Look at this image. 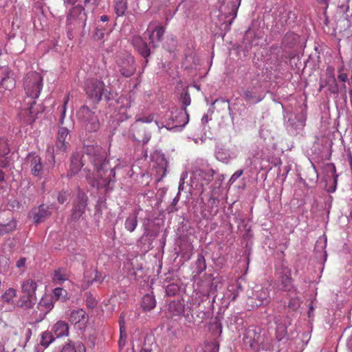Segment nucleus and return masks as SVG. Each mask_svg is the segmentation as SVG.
Returning <instances> with one entry per match:
<instances>
[{
    "label": "nucleus",
    "mask_w": 352,
    "mask_h": 352,
    "mask_svg": "<svg viewBox=\"0 0 352 352\" xmlns=\"http://www.w3.org/2000/svg\"><path fill=\"white\" fill-rule=\"evenodd\" d=\"M86 154L89 157L94 166V173L87 175L89 184L98 189L106 191L113 189L116 182V168L111 167L107 158V153L103 148L98 145H89L85 148Z\"/></svg>",
    "instance_id": "obj_1"
},
{
    "label": "nucleus",
    "mask_w": 352,
    "mask_h": 352,
    "mask_svg": "<svg viewBox=\"0 0 352 352\" xmlns=\"http://www.w3.org/2000/svg\"><path fill=\"white\" fill-rule=\"evenodd\" d=\"M43 87V77L38 72L28 73L24 80V89L27 97L24 100L23 109L29 111L30 115L37 114L34 109L36 99Z\"/></svg>",
    "instance_id": "obj_2"
},
{
    "label": "nucleus",
    "mask_w": 352,
    "mask_h": 352,
    "mask_svg": "<svg viewBox=\"0 0 352 352\" xmlns=\"http://www.w3.org/2000/svg\"><path fill=\"white\" fill-rule=\"evenodd\" d=\"M241 0H222L219 6V21L220 28L229 30L230 26L236 17Z\"/></svg>",
    "instance_id": "obj_3"
},
{
    "label": "nucleus",
    "mask_w": 352,
    "mask_h": 352,
    "mask_svg": "<svg viewBox=\"0 0 352 352\" xmlns=\"http://www.w3.org/2000/svg\"><path fill=\"white\" fill-rule=\"evenodd\" d=\"M37 287V283L34 279H25L21 284L23 296L17 301V306L27 309L32 308L36 302Z\"/></svg>",
    "instance_id": "obj_4"
},
{
    "label": "nucleus",
    "mask_w": 352,
    "mask_h": 352,
    "mask_svg": "<svg viewBox=\"0 0 352 352\" xmlns=\"http://www.w3.org/2000/svg\"><path fill=\"white\" fill-rule=\"evenodd\" d=\"M77 117L81 126L88 132H96L100 126L96 111L87 106H82L77 111Z\"/></svg>",
    "instance_id": "obj_5"
},
{
    "label": "nucleus",
    "mask_w": 352,
    "mask_h": 352,
    "mask_svg": "<svg viewBox=\"0 0 352 352\" xmlns=\"http://www.w3.org/2000/svg\"><path fill=\"white\" fill-rule=\"evenodd\" d=\"M87 16L85 9L80 5L72 7L68 12L66 19V26L68 33L77 28H85Z\"/></svg>",
    "instance_id": "obj_6"
},
{
    "label": "nucleus",
    "mask_w": 352,
    "mask_h": 352,
    "mask_svg": "<svg viewBox=\"0 0 352 352\" xmlns=\"http://www.w3.org/2000/svg\"><path fill=\"white\" fill-rule=\"evenodd\" d=\"M168 118L162 127H166L168 130L182 129L189 121V115L184 109H176L166 116Z\"/></svg>",
    "instance_id": "obj_7"
},
{
    "label": "nucleus",
    "mask_w": 352,
    "mask_h": 352,
    "mask_svg": "<svg viewBox=\"0 0 352 352\" xmlns=\"http://www.w3.org/2000/svg\"><path fill=\"white\" fill-rule=\"evenodd\" d=\"M116 66L121 75L125 78L131 77L136 70L134 58L129 53H124L118 56Z\"/></svg>",
    "instance_id": "obj_8"
},
{
    "label": "nucleus",
    "mask_w": 352,
    "mask_h": 352,
    "mask_svg": "<svg viewBox=\"0 0 352 352\" xmlns=\"http://www.w3.org/2000/svg\"><path fill=\"white\" fill-rule=\"evenodd\" d=\"M85 91L87 96L94 102H99L106 90L103 81L98 79H90L86 82Z\"/></svg>",
    "instance_id": "obj_9"
},
{
    "label": "nucleus",
    "mask_w": 352,
    "mask_h": 352,
    "mask_svg": "<svg viewBox=\"0 0 352 352\" xmlns=\"http://www.w3.org/2000/svg\"><path fill=\"white\" fill-rule=\"evenodd\" d=\"M276 276L282 289L291 292L294 289L291 270L287 265L281 262L276 268Z\"/></svg>",
    "instance_id": "obj_10"
},
{
    "label": "nucleus",
    "mask_w": 352,
    "mask_h": 352,
    "mask_svg": "<svg viewBox=\"0 0 352 352\" xmlns=\"http://www.w3.org/2000/svg\"><path fill=\"white\" fill-rule=\"evenodd\" d=\"M88 197L82 191H78L73 201L70 218L72 221H78L85 214L87 206Z\"/></svg>",
    "instance_id": "obj_11"
},
{
    "label": "nucleus",
    "mask_w": 352,
    "mask_h": 352,
    "mask_svg": "<svg viewBox=\"0 0 352 352\" xmlns=\"http://www.w3.org/2000/svg\"><path fill=\"white\" fill-rule=\"evenodd\" d=\"M69 140L70 136L68 129L63 126L59 127L56 135L55 150L54 152L56 153H66L70 147Z\"/></svg>",
    "instance_id": "obj_12"
},
{
    "label": "nucleus",
    "mask_w": 352,
    "mask_h": 352,
    "mask_svg": "<svg viewBox=\"0 0 352 352\" xmlns=\"http://www.w3.org/2000/svg\"><path fill=\"white\" fill-rule=\"evenodd\" d=\"M16 228V222L10 212H0V235L10 234Z\"/></svg>",
    "instance_id": "obj_13"
},
{
    "label": "nucleus",
    "mask_w": 352,
    "mask_h": 352,
    "mask_svg": "<svg viewBox=\"0 0 352 352\" xmlns=\"http://www.w3.org/2000/svg\"><path fill=\"white\" fill-rule=\"evenodd\" d=\"M131 134L134 140L142 142L143 144H147L151 138V132L146 130L145 126L136 122L131 126Z\"/></svg>",
    "instance_id": "obj_14"
},
{
    "label": "nucleus",
    "mask_w": 352,
    "mask_h": 352,
    "mask_svg": "<svg viewBox=\"0 0 352 352\" xmlns=\"http://www.w3.org/2000/svg\"><path fill=\"white\" fill-rule=\"evenodd\" d=\"M274 321L276 324V338L278 341H280L287 335V327L290 324L289 318L285 316L275 315Z\"/></svg>",
    "instance_id": "obj_15"
},
{
    "label": "nucleus",
    "mask_w": 352,
    "mask_h": 352,
    "mask_svg": "<svg viewBox=\"0 0 352 352\" xmlns=\"http://www.w3.org/2000/svg\"><path fill=\"white\" fill-rule=\"evenodd\" d=\"M152 25H153L151 23L146 32V34L148 37L149 44L153 47V48H155L163 39L165 28L160 25L153 28Z\"/></svg>",
    "instance_id": "obj_16"
},
{
    "label": "nucleus",
    "mask_w": 352,
    "mask_h": 352,
    "mask_svg": "<svg viewBox=\"0 0 352 352\" xmlns=\"http://www.w3.org/2000/svg\"><path fill=\"white\" fill-rule=\"evenodd\" d=\"M54 307V297L51 295H45L40 300L37 308L40 311L37 322L42 321Z\"/></svg>",
    "instance_id": "obj_17"
},
{
    "label": "nucleus",
    "mask_w": 352,
    "mask_h": 352,
    "mask_svg": "<svg viewBox=\"0 0 352 352\" xmlns=\"http://www.w3.org/2000/svg\"><path fill=\"white\" fill-rule=\"evenodd\" d=\"M132 45L138 51V52L144 58H145L144 67L148 63V57L151 53V50L148 47L147 43L140 36H134L131 40Z\"/></svg>",
    "instance_id": "obj_18"
},
{
    "label": "nucleus",
    "mask_w": 352,
    "mask_h": 352,
    "mask_svg": "<svg viewBox=\"0 0 352 352\" xmlns=\"http://www.w3.org/2000/svg\"><path fill=\"white\" fill-rule=\"evenodd\" d=\"M27 163L30 168L31 173L34 176L40 177L43 174V166L41 158L35 153H29L26 157Z\"/></svg>",
    "instance_id": "obj_19"
},
{
    "label": "nucleus",
    "mask_w": 352,
    "mask_h": 352,
    "mask_svg": "<svg viewBox=\"0 0 352 352\" xmlns=\"http://www.w3.org/2000/svg\"><path fill=\"white\" fill-rule=\"evenodd\" d=\"M261 85L258 81L252 86L248 87L243 93V96L247 102L251 103H258L263 100V96L260 94Z\"/></svg>",
    "instance_id": "obj_20"
},
{
    "label": "nucleus",
    "mask_w": 352,
    "mask_h": 352,
    "mask_svg": "<svg viewBox=\"0 0 352 352\" xmlns=\"http://www.w3.org/2000/svg\"><path fill=\"white\" fill-rule=\"evenodd\" d=\"M0 86L6 89H12L15 86V80L8 67H0Z\"/></svg>",
    "instance_id": "obj_21"
},
{
    "label": "nucleus",
    "mask_w": 352,
    "mask_h": 352,
    "mask_svg": "<svg viewBox=\"0 0 352 352\" xmlns=\"http://www.w3.org/2000/svg\"><path fill=\"white\" fill-rule=\"evenodd\" d=\"M215 171L209 168L207 170L199 169L195 172L194 177L197 182H201V186L208 185L213 179Z\"/></svg>",
    "instance_id": "obj_22"
},
{
    "label": "nucleus",
    "mask_w": 352,
    "mask_h": 352,
    "mask_svg": "<svg viewBox=\"0 0 352 352\" xmlns=\"http://www.w3.org/2000/svg\"><path fill=\"white\" fill-rule=\"evenodd\" d=\"M84 164L82 162V155L80 153H74L71 156V163L69 167V176H72L78 173Z\"/></svg>",
    "instance_id": "obj_23"
},
{
    "label": "nucleus",
    "mask_w": 352,
    "mask_h": 352,
    "mask_svg": "<svg viewBox=\"0 0 352 352\" xmlns=\"http://www.w3.org/2000/svg\"><path fill=\"white\" fill-rule=\"evenodd\" d=\"M56 352H86V348L80 342H76L71 340H68Z\"/></svg>",
    "instance_id": "obj_24"
},
{
    "label": "nucleus",
    "mask_w": 352,
    "mask_h": 352,
    "mask_svg": "<svg viewBox=\"0 0 352 352\" xmlns=\"http://www.w3.org/2000/svg\"><path fill=\"white\" fill-rule=\"evenodd\" d=\"M52 332L57 338L67 336L69 334V325L65 321L58 320L53 325Z\"/></svg>",
    "instance_id": "obj_25"
},
{
    "label": "nucleus",
    "mask_w": 352,
    "mask_h": 352,
    "mask_svg": "<svg viewBox=\"0 0 352 352\" xmlns=\"http://www.w3.org/2000/svg\"><path fill=\"white\" fill-rule=\"evenodd\" d=\"M51 215V212L49 210V206L41 204L37 209L36 211L34 212V221L36 223H39L43 221H45V219L49 217Z\"/></svg>",
    "instance_id": "obj_26"
},
{
    "label": "nucleus",
    "mask_w": 352,
    "mask_h": 352,
    "mask_svg": "<svg viewBox=\"0 0 352 352\" xmlns=\"http://www.w3.org/2000/svg\"><path fill=\"white\" fill-rule=\"evenodd\" d=\"M256 300L258 302H256V306L260 307L267 305L270 302V291L267 288H262L256 292Z\"/></svg>",
    "instance_id": "obj_27"
},
{
    "label": "nucleus",
    "mask_w": 352,
    "mask_h": 352,
    "mask_svg": "<svg viewBox=\"0 0 352 352\" xmlns=\"http://www.w3.org/2000/svg\"><path fill=\"white\" fill-rule=\"evenodd\" d=\"M286 127L291 133H297L298 130L302 129L305 122L302 120L297 119L296 117L294 118H289L285 123Z\"/></svg>",
    "instance_id": "obj_28"
},
{
    "label": "nucleus",
    "mask_w": 352,
    "mask_h": 352,
    "mask_svg": "<svg viewBox=\"0 0 352 352\" xmlns=\"http://www.w3.org/2000/svg\"><path fill=\"white\" fill-rule=\"evenodd\" d=\"M260 38L259 34L252 28H250L246 32L244 36V42L246 45H248L249 47L252 46L253 45H256L255 42Z\"/></svg>",
    "instance_id": "obj_29"
},
{
    "label": "nucleus",
    "mask_w": 352,
    "mask_h": 352,
    "mask_svg": "<svg viewBox=\"0 0 352 352\" xmlns=\"http://www.w3.org/2000/svg\"><path fill=\"white\" fill-rule=\"evenodd\" d=\"M85 317L86 312L83 309L73 310L69 314V321L72 324H76L85 320Z\"/></svg>",
    "instance_id": "obj_30"
},
{
    "label": "nucleus",
    "mask_w": 352,
    "mask_h": 352,
    "mask_svg": "<svg viewBox=\"0 0 352 352\" xmlns=\"http://www.w3.org/2000/svg\"><path fill=\"white\" fill-rule=\"evenodd\" d=\"M141 305L142 309L146 311L153 309L156 305V301L154 296L149 294L144 296Z\"/></svg>",
    "instance_id": "obj_31"
},
{
    "label": "nucleus",
    "mask_w": 352,
    "mask_h": 352,
    "mask_svg": "<svg viewBox=\"0 0 352 352\" xmlns=\"http://www.w3.org/2000/svg\"><path fill=\"white\" fill-rule=\"evenodd\" d=\"M325 75V80H322L320 83V89H322L328 85L334 84L336 82V78L332 67H329L327 68Z\"/></svg>",
    "instance_id": "obj_32"
},
{
    "label": "nucleus",
    "mask_w": 352,
    "mask_h": 352,
    "mask_svg": "<svg viewBox=\"0 0 352 352\" xmlns=\"http://www.w3.org/2000/svg\"><path fill=\"white\" fill-rule=\"evenodd\" d=\"M67 280V271L64 268H58L54 271L53 280L57 284H61Z\"/></svg>",
    "instance_id": "obj_33"
},
{
    "label": "nucleus",
    "mask_w": 352,
    "mask_h": 352,
    "mask_svg": "<svg viewBox=\"0 0 352 352\" xmlns=\"http://www.w3.org/2000/svg\"><path fill=\"white\" fill-rule=\"evenodd\" d=\"M137 226L138 217L136 215H131L126 219L124 223V228L127 231L130 232H133L135 230Z\"/></svg>",
    "instance_id": "obj_34"
},
{
    "label": "nucleus",
    "mask_w": 352,
    "mask_h": 352,
    "mask_svg": "<svg viewBox=\"0 0 352 352\" xmlns=\"http://www.w3.org/2000/svg\"><path fill=\"white\" fill-rule=\"evenodd\" d=\"M54 340L55 338L52 332L46 331L41 334L40 343L43 346L47 348Z\"/></svg>",
    "instance_id": "obj_35"
},
{
    "label": "nucleus",
    "mask_w": 352,
    "mask_h": 352,
    "mask_svg": "<svg viewBox=\"0 0 352 352\" xmlns=\"http://www.w3.org/2000/svg\"><path fill=\"white\" fill-rule=\"evenodd\" d=\"M126 3L124 0H116L114 9L118 16H123L126 10Z\"/></svg>",
    "instance_id": "obj_36"
},
{
    "label": "nucleus",
    "mask_w": 352,
    "mask_h": 352,
    "mask_svg": "<svg viewBox=\"0 0 352 352\" xmlns=\"http://www.w3.org/2000/svg\"><path fill=\"white\" fill-rule=\"evenodd\" d=\"M216 158L224 163H228L230 159V154L224 149L219 148L215 153Z\"/></svg>",
    "instance_id": "obj_37"
},
{
    "label": "nucleus",
    "mask_w": 352,
    "mask_h": 352,
    "mask_svg": "<svg viewBox=\"0 0 352 352\" xmlns=\"http://www.w3.org/2000/svg\"><path fill=\"white\" fill-rule=\"evenodd\" d=\"M195 265L197 274H201L206 270V261L204 256L202 254L198 255Z\"/></svg>",
    "instance_id": "obj_38"
},
{
    "label": "nucleus",
    "mask_w": 352,
    "mask_h": 352,
    "mask_svg": "<svg viewBox=\"0 0 352 352\" xmlns=\"http://www.w3.org/2000/svg\"><path fill=\"white\" fill-rule=\"evenodd\" d=\"M16 295V291L13 288H9L1 296V298L4 302H10Z\"/></svg>",
    "instance_id": "obj_39"
},
{
    "label": "nucleus",
    "mask_w": 352,
    "mask_h": 352,
    "mask_svg": "<svg viewBox=\"0 0 352 352\" xmlns=\"http://www.w3.org/2000/svg\"><path fill=\"white\" fill-rule=\"evenodd\" d=\"M119 325H120V340L119 341L120 344H121L122 340L123 337L124 336L126 338V333L125 330V322H124V317L121 314L119 319Z\"/></svg>",
    "instance_id": "obj_40"
},
{
    "label": "nucleus",
    "mask_w": 352,
    "mask_h": 352,
    "mask_svg": "<svg viewBox=\"0 0 352 352\" xmlns=\"http://www.w3.org/2000/svg\"><path fill=\"white\" fill-rule=\"evenodd\" d=\"M9 260L6 257H0V274H4L8 271Z\"/></svg>",
    "instance_id": "obj_41"
},
{
    "label": "nucleus",
    "mask_w": 352,
    "mask_h": 352,
    "mask_svg": "<svg viewBox=\"0 0 352 352\" xmlns=\"http://www.w3.org/2000/svg\"><path fill=\"white\" fill-rule=\"evenodd\" d=\"M54 295L56 299H61L63 301L66 300L67 292L60 287H56L54 289Z\"/></svg>",
    "instance_id": "obj_42"
},
{
    "label": "nucleus",
    "mask_w": 352,
    "mask_h": 352,
    "mask_svg": "<svg viewBox=\"0 0 352 352\" xmlns=\"http://www.w3.org/2000/svg\"><path fill=\"white\" fill-rule=\"evenodd\" d=\"M181 100L182 103V107L181 109H184L186 110V107L190 104L191 99L190 97V94L186 91L184 94H182Z\"/></svg>",
    "instance_id": "obj_43"
},
{
    "label": "nucleus",
    "mask_w": 352,
    "mask_h": 352,
    "mask_svg": "<svg viewBox=\"0 0 352 352\" xmlns=\"http://www.w3.org/2000/svg\"><path fill=\"white\" fill-rule=\"evenodd\" d=\"M179 291V287L175 284H170L166 288V293L168 296H174Z\"/></svg>",
    "instance_id": "obj_44"
},
{
    "label": "nucleus",
    "mask_w": 352,
    "mask_h": 352,
    "mask_svg": "<svg viewBox=\"0 0 352 352\" xmlns=\"http://www.w3.org/2000/svg\"><path fill=\"white\" fill-rule=\"evenodd\" d=\"M349 0H344L338 6V10L340 13L346 14L349 10Z\"/></svg>",
    "instance_id": "obj_45"
},
{
    "label": "nucleus",
    "mask_w": 352,
    "mask_h": 352,
    "mask_svg": "<svg viewBox=\"0 0 352 352\" xmlns=\"http://www.w3.org/2000/svg\"><path fill=\"white\" fill-rule=\"evenodd\" d=\"M204 352H219V345L215 342H210L206 344Z\"/></svg>",
    "instance_id": "obj_46"
},
{
    "label": "nucleus",
    "mask_w": 352,
    "mask_h": 352,
    "mask_svg": "<svg viewBox=\"0 0 352 352\" xmlns=\"http://www.w3.org/2000/svg\"><path fill=\"white\" fill-rule=\"evenodd\" d=\"M70 194L68 191L61 190L58 195V201L63 204L67 201Z\"/></svg>",
    "instance_id": "obj_47"
},
{
    "label": "nucleus",
    "mask_w": 352,
    "mask_h": 352,
    "mask_svg": "<svg viewBox=\"0 0 352 352\" xmlns=\"http://www.w3.org/2000/svg\"><path fill=\"white\" fill-rule=\"evenodd\" d=\"M300 306V300L297 298H292L289 300L288 307L294 311Z\"/></svg>",
    "instance_id": "obj_48"
},
{
    "label": "nucleus",
    "mask_w": 352,
    "mask_h": 352,
    "mask_svg": "<svg viewBox=\"0 0 352 352\" xmlns=\"http://www.w3.org/2000/svg\"><path fill=\"white\" fill-rule=\"evenodd\" d=\"M68 100H69V97L67 96L65 98L64 104L63 105L62 110H61V116H60V124H63V120H64V118H65V113H66V107H67V104L68 102Z\"/></svg>",
    "instance_id": "obj_49"
},
{
    "label": "nucleus",
    "mask_w": 352,
    "mask_h": 352,
    "mask_svg": "<svg viewBox=\"0 0 352 352\" xmlns=\"http://www.w3.org/2000/svg\"><path fill=\"white\" fill-rule=\"evenodd\" d=\"M104 35V33L103 29H100L98 28H96L94 36L96 39L100 41V40L103 39Z\"/></svg>",
    "instance_id": "obj_50"
},
{
    "label": "nucleus",
    "mask_w": 352,
    "mask_h": 352,
    "mask_svg": "<svg viewBox=\"0 0 352 352\" xmlns=\"http://www.w3.org/2000/svg\"><path fill=\"white\" fill-rule=\"evenodd\" d=\"M243 173V170L242 169L236 170L230 177V182H235L238 178H239Z\"/></svg>",
    "instance_id": "obj_51"
},
{
    "label": "nucleus",
    "mask_w": 352,
    "mask_h": 352,
    "mask_svg": "<svg viewBox=\"0 0 352 352\" xmlns=\"http://www.w3.org/2000/svg\"><path fill=\"white\" fill-rule=\"evenodd\" d=\"M87 305L89 308H94L96 306V301L92 297H88L86 300Z\"/></svg>",
    "instance_id": "obj_52"
},
{
    "label": "nucleus",
    "mask_w": 352,
    "mask_h": 352,
    "mask_svg": "<svg viewBox=\"0 0 352 352\" xmlns=\"http://www.w3.org/2000/svg\"><path fill=\"white\" fill-rule=\"evenodd\" d=\"M95 273V278L92 280H89V279L86 280V283H84L82 287L84 289H87L89 287L90 285L93 283L94 281H97L98 280V272L96 271L94 272Z\"/></svg>",
    "instance_id": "obj_53"
},
{
    "label": "nucleus",
    "mask_w": 352,
    "mask_h": 352,
    "mask_svg": "<svg viewBox=\"0 0 352 352\" xmlns=\"http://www.w3.org/2000/svg\"><path fill=\"white\" fill-rule=\"evenodd\" d=\"M153 119V117H151V116L144 117V118L138 119L137 120L136 123L143 124L144 123H148V122H152Z\"/></svg>",
    "instance_id": "obj_54"
},
{
    "label": "nucleus",
    "mask_w": 352,
    "mask_h": 352,
    "mask_svg": "<svg viewBox=\"0 0 352 352\" xmlns=\"http://www.w3.org/2000/svg\"><path fill=\"white\" fill-rule=\"evenodd\" d=\"M216 103H222L225 106H227L228 109H230V105H229L228 101L225 100V99H223V98H217V99H216L213 102L212 105H214Z\"/></svg>",
    "instance_id": "obj_55"
},
{
    "label": "nucleus",
    "mask_w": 352,
    "mask_h": 352,
    "mask_svg": "<svg viewBox=\"0 0 352 352\" xmlns=\"http://www.w3.org/2000/svg\"><path fill=\"white\" fill-rule=\"evenodd\" d=\"M100 0H83V2L85 6L87 5H92L94 6H97L99 4Z\"/></svg>",
    "instance_id": "obj_56"
},
{
    "label": "nucleus",
    "mask_w": 352,
    "mask_h": 352,
    "mask_svg": "<svg viewBox=\"0 0 352 352\" xmlns=\"http://www.w3.org/2000/svg\"><path fill=\"white\" fill-rule=\"evenodd\" d=\"M25 258H21L19 261H16V266L18 268H21L25 265Z\"/></svg>",
    "instance_id": "obj_57"
},
{
    "label": "nucleus",
    "mask_w": 352,
    "mask_h": 352,
    "mask_svg": "<svg viewBox=\"0 0 352 352\" xmlns=\"http://www.w3.org/2000/svg\"><path fill=\"white\" fill-rule=\"evenodd\" d=\"M346 346L349 352H352V335L348 338Z\"/></svg>",
    "instance_id": "obj_58"
},
{
    "label": "nucleus",
    "mask_w": 352,
    "mask_h": 352,
    "mask_svg": "<svg viewBox=\"0 0 352 352\" xmlns=\"http://www.w3.org/2000/svg\"><path fill=\"white\" fill-rule=\"evenodd\" d=\"M118 102L119 103L120 102V103H122V104H124V102H126V108L130 107V104H129V101H128V99H127L126 98H124V97H120V98L118 99Z\"/></svg>",
    "instance_id": "obj_59"
},
{
    "label": "nucleus",
    "mask_w": 352,
    "mask_h": 352,
    "mask_svg": "<svg viewBox=\"0 0 352 352\" xmlns=\"http://www.w3.org/2000/svg\"><path fill=\"white\" fill-rule=\"evenodd\" d=\"M338 78L340 81L345 82L347 80V74L345 73H340Z\"/></svg>",
    "instance_id": "obj_60"
},
{
    "label": "nucleus",
    "mask_w": 352,
    "mask_h": 352,
    "mask_svg": "<svg viewBox=\"0 0 352 352\" xmlns=\"http://www.w3.org/2000/svg\"><path fill=\"white\" fill-rule=\"evenodd\" d=\"M187 177H188V173L186 172H183L180 176L179 183L184 184L185 179L187 178Z\"/></svg>",
    "instance_id": "obj_61"
},
{
    "label": "nucleus",
    "mask_w": 352,
    "mask_h": 352,
    "mask_svg": "<svg viewBox=\"0 0 352 352\" xmlns=\"http://www.w3.org/2000/svg\"><path fill=\"white\" fill-rule=\"evenodd\" d=\"M214 320L215 321L214 322L213 324L216 326L217 329H219V332L221 333V324L219 322V320L217 318H215Z\"/></svg>",
    "instance_id": "obj_62"
},
{
    "label": "nucleus",
    "mask_w": 352,
    "mask_h": 352,
    "mask_svg": "<svg viewBox=\"0 0 352 352\" xmlns=\"http://www.w3.org/2000/svg\"><path fill=\"white\" fill-rule=\"evenodd\" d=\"M179 195H179V192H178L177 195H176V197L173 199V201H172V204H171V205L173 206H175L177 204V202L179 201Z\"/></svg>",
    "instance_id": "obj_63"
},
{
    "label": "nucleus",
    "mask_w": 352,
    "mask_h": 352,
    "mask_svg": "<svg viewBox=\"0 0 352 352\" xmlns=\"http://www.w3.org/2000/svg\"><path fill=\"white\" fill-rule=\"evenodd\" d=\"M209 201L211 203L212 205L217 204L219 202V199L214 197H211Z\"/></svg>",
    "instance_id": "obj_64"
}]
</instances>
